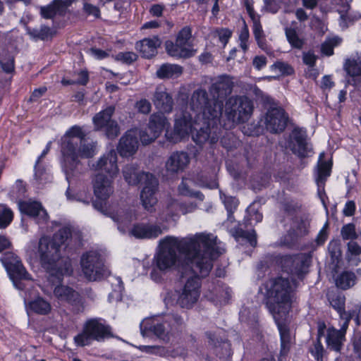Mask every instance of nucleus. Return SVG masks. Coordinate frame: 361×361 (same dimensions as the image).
Wrapping results in <instances>:
<instances>
[{"instance_id":"10","label":"nucleus","mask_w":361,"mask_h":361,"mask_svg":"<svg viewBox=\"0 0 361 361\" xmlns=\"http://www.w3.org/2000/svg\"><path fill=\"white\" fill-rule=\"evenodd\" d=\"M192 29L189 26L183 27L178 33L176 41L168 40L165 42L167 54L177 59H186L195 54L190 43Z\"/></svg>"},{"instance_id":"7","label":"nucleus","mask_w":361,"mask_h":361,"mask_svg":"<svg viewBox=\"0 0 361 361\" xmlns=\"http://www.w3.org/2000/svg\"><path fill=\"white\" fill-rule=\"evenodd\" d=\"M192 109L202 114L204 120L216 121L221 116V103L209 99L206 90L199 88L195 90L191 96L190 103Z\"/></svg>"},{"instance_id":"42","label":"nucleus","mask_w":361,"mask_h":361,"mask_svg":"<svg viewBox=\"0 0 361 361\" xmlns=\"http://www.w3.org/2000/svg\"><path fill=\"white\" fill-rule=\"evenodd\" d=\"M26 192V183L23 180L18 179L12 186L9 192V196L13 200L18 202V204H19V202L23 201L22 199L25 197Z\"/></svg>"},{"instance_id":"32","label":"nucleus","mask_w":361,"mask_h":361,"mask_svg":"<svg viewBox=\"0 0 361 361\" xmlns=\"http://www.w3.org/2000/svg\"><path fill=\"white\" fill-rule=\"evenodd\" d=\"M169 126V123L162 113H155L151 115L148 127L153 131L152 137H158L164 129Z\"/></svg>"},{"instance_id":"23","label":"nucleus","mask_w":361,"mask_h":361,"mask_svg":"<svg viewBox=\"0 0 361 361\" xmlns=\"http://www.w3.org/2000/svg\"><path fill=\"white\" fill-rule=\"evenodd\" d=\"M117 225L118 230L125 233L131 222L136 219L135 212L130 209L120 208L107 214Z\"/></svg>"},{"instance_id":"5","label":"nucleus","mask_w":361,"mask_h":361,"mask_svg":"<svg viewBox=\"0 0 361 361\" xmlns=\"http://www.w3.org/2000/svg\"><path fill=\"white\" fill-rule=\"evenodd\" d=\"M253 109V102L247 97H229L225 102L221 115L224 120V127L231 129L237 125L247 122L251 117Z\"/></svg>"},{"instance_id":"22","label":"nucleus","mask_w":361,"mask_h":361,"mask_svg":"<svg viewBox=\"0 0 361 361\" xmlns=\"http://www.w3.org/2000/svg\"><path fill=\"white\" fill-rule=\"evenodd\" d=\"M113 179L98 173L93 180L95 196L100 200H106L114 192Z\"/></svg>"},{"instance_id":"24","label":"nucleus","mask_w":361,"mask_h":361,"mask_svg":"<svg viewBox=\"0 0 361 361\" xmlns=\"http://www.w3.org/2000/svg\"><path fill=\"white\" fill-rule=\"evenodd\" d=\"M130 233L136 238L152 239L159 236L162 233V230L158 225L138 223L133 225Z\"/></svg>"},{"instance_id":"6","label":"nucleus","mask_w":361,"mask_h":361,"mask_svg":"<svg viewBox=\"0 0 361 361\" xmlns=\"http://www.w3.org/2000/svg\"><path fill=\"white\" fill-rule=\"evenodd\" d=\"M112 336L111 326L102 318L87 319L82 330L73 338L75 344L79 347L90 345L93 341L102 342Z\"/></svg>"},{"instance_id":"21","label":"nucleus","mask_w":361,"mask_h":361,"mask_svg":"<svg viewBox=\"0 0 361 361\" xmlns=\"http://www.w3.org/2000/svg\"><path fill=\"white\" fill-rule=\"evenodd\" d=\"M290 147L300 157H308L312 149L307 142L306 132L298 128H295L292 132Z\"/></svg>"},{"instance_id":"9","label":"nucleus","mask_w":361,"mask_h":361,"mask_svg":"<svg viewBox=\"0 0 361 361\" xmlns=\"http://www.w3.org/2000/svg\"><path fill=\"white\" fill-rule=\"evenodd\" d=\"M0 261L5 267L14 286L20 290L25 289L23 280L31 279L29 273L23 266L20 258L12 252H6L1 255Z\"/></svg>"},{"instance_id":"12","label":"nucleus","mask_w":361,"mask_h":361,"mask_svg":"<svg viewBox=\"0 0 361 361\" xmlns=\"http://www.w3.org/2000/svg\"><path fill=\"white\" fill-rule=\"evenodd\" d=\"M80 265L82 271L88 281L100 280L108 274L101 255L96 251L84 254L80 259Z\"/></svg>"},{"instance_id":"25","label":"nucleus","mask_w":361,"mask_h":361,"mask_svg":"<svg viewBox=\"0 0 361 361\" xmlns=\"http://www.w3.org/2000/svg\"><path fill=\"white\" fill-rule=\"evenodd\" d=\"M138 148L136 133L128 130L120 139L117 150L121 157H130L135 153Z\"/></svg>"},{"instance_id":"30","label":"nucleus","mask_w":361,"mask_h":361,"mask_svg":"<svg viewBox=\"0 0 361 361\" xmlns=\"http://www.w3.org/2000/svg\"><path fill=\"white\" fill-rule=\"evenodd\" d=\"M326 325L324 323L318 324L317 339L313 341L312 345L309 348V353L317 361H323L325 350L321 343V338L324 335Z\"/></svg>"},{"instance_id":"13","label":"nucleus","mask_w":361,"mask_h":361,"mask_svg":"<svg viewBox=\"0 0 361 361\" xmlns=\"http://www.w3.org/2000/svg\"><path fill=\"white\" fill-rule=\"evenodd\" d=\"M219 121L214 122L212 120H204V126L197 130L196 123H194L192 129V140L197 144L202 145L208 142L211 145L218 142L219 138V128L218 127Z\"/></svg>"},{"instance_id":"64","label":"nucleus","mask_w":361,"mask_h":361,"mask_svg":"<svg viewBox=\"0 0 361 361\" xmlns=\"http://www.w3.org/2000/svg\"><path fill=\"white\" fill-rule=\"evenodd\" d=\"M317 56L313 51H309L302 53V61L307 66L312 68L315 66Z\"/></svg>"},{"instance_id":"49","label":"nucleus","mask_w":361,"mask_h":361,"mask_svg":"<svg viewBox=\"0 0 361 361\" xmlns=\"http://www.w3.org/2000/svg\"><path fill=\"white\" fill-rule=\"evenodd\" d=\"M13 218L11 209L5 205H0V228H6L11 223Z\"/></svg>"},{"instance_id":"16","label":"nucleus","mask_w":361,"mask_h":361,"mask_svg":"<svg viewBox=\"0 0 361 361\" xmlns=\"http://www.w3.org/2000/svg\"><path fill=\"white\" fill-rule=\"evenodd\" d=\"M144 178H145V182L140 193V200L145 209L152 212L154 210V206L157 203V198L155 195L159 183L154 175H145Z\"/></svg>"},{"instance_id":"26","label":"nucleus","mask_w":361,"mask_h":361,"mask_svg":"<svg viewBox=\"0 0 361 361\" xmlns=\"http://www.w3.org/2000/svg\"><path fill=\"white\" fill-rule=\"evenodd\" d=\"M166 326V320L163 322L158 320L146 322L140 324L141 333L143 336H147L149 333H152L158 338L166 340L168 334L170 333V329Z\"/></svg>"},{"instance_id":"18","label":"nucleus","mask_w":361,"mask_h":361,"mask_svg":"<svg viewBox=\"0 0 361 361\" xmlns=\"http://www.w3.org/2000/svg\"><path fill=\"white\" fill-rule=\"evenodd\" d=\"M287 121L288 116L283 109L272 108L267 111L264 124L267 131L276 134L285 130Z\"/></svg>"},{"instance_id":"34","label":"nucleus","mask_w":361,"mask_h":361,"mask_svg":"<svg viewBox=\"0 0 361 361\" xmlns=\"http://www.w3.org/2000/svg\"><path fill=\"white\" fill-rule=\"evenodd\" d=\"M115 108L113 106H109L105 109L97 113L93 117V123L97 130H102L106 126L110 123L113 119L111 116L114 114Z\"/></svg>"},{"instance_id":"51","label":"nucleus","mask_w":361,"mask_h":361,"mask_svg":"<svg viewBox=\"0 0 361 361\" xmlns=\"http://www.w3.org/2000/svg\"><path fill=\"white\" fill-rule=\"evenodd\" d=\"M216 299L221 304H226L231 296V290L228 287L215 288Z\"/></svg>"},{"instance_id":"31","label":"nucleus","mask_w":361,"mask_h":361,"mask_svg":"<svg viewBox=\"0 0 361 361\" xmlns=\"http://www.w3.org/2000/svg\"><path fill=\"white\" fill-rule=\"evenodd\" d=\"M283 319H279L277 320H275L279 333H280V337H281V351L280 355L281 356H286L290 349L292 344V338L290 334L289 329L287 328V326L283 324Z\"/></svg>"},{"instance_id":"61","label":"nucleus","mask_w":361,"mask_h":361,"mask_svg":"<svg viewBox=\"0 0 361 361\" xmlns=\"http://www.w3.org/2000/svg\"><path fill=\"white\" fill-rule=\"evenodd\" d=\"M26 30L27 34L35 40H44L45 39V27L44 26H42L40 29L27 27Z\"/></svg>"},{"instance_id":"53","label":"nucleus","mask_w":361,"mask_h":361,"mask_svg":"<svg viewBox=\"0 0 361 361\" xmlns=\"http://www.w3.org/2000/svg\"><path fill=\"white\" fill-rule=\"evenodd\" d=\"M140 349L147 353L158 355L161 357H166L169 355L168 350L165 348L161 346L142 345L140 347Z\"/></svg>"},{"instance_id":"37","label":"nucleus","mask_w":361,"mask_h":361,"mask_svg":"<svg viewBox=\"0 0 361 361\" xmlns=\"http://www.w3.org/2000/svg\"><path fill=\"white\" fill-rule=\"evenodd\" d=\"M54 295L60 300L70 303L78 300L79 295L73 288L66 286H58L54 290Z\"/></svg>"},{"instance_id":"28","label":"nucleus","mask_w":361,"mask_h":361,"mask_svg":"<svg viewBox=\"0 0 361 361\" xmlns=\"http://www.w3.org/2000/svg\"><path fill=\"white\" fill-rule=\"evenodd\" d=\"M153 102L155 107L162 112L170 113L173 109V98L164 88L157 87L153 97Z\"/></svg>"},{"instance_id":"45","label":"nucleus","mask_w":361,"mask_h":361,"mask_svg":"<svg viewBox=\"0 0 361 361\" xmlns=\"http://www.w3.org/2000/svg\"><path fill=\"white\" fill-rule=\"evenodd\" d=\"M356 276L354 273L343 271L336 279L337 287L346 290L353 286L355 283Z\"/></svg>"},{"instance_id":"39","label":"nucleus","mask_w":361,"mask_h":361,"mask_svg":"<svg viewBox=\"0 0 361 361\" xmlns=\"http://www.w3.org/2000/svg\"><path fill=\"white\" fill-rule=\"evenodd\" d=\"M286 39L293 49L301 50L305 44V39L298 33L295 28L286 27L285 28Z\"/></svg>"},{"instance_id":"44","label":"nucleus","mask_w":361,"mask_h":361,"mask_svg":"<svg viewBox=\"0 0 361 361\" xmlns=\"http://www.w3.org/2000/svg\"><path fill=\"white\" fill-rule=\"evenodd\" d=\"M167 326L170 329L171 334H175L181 331L185 327L184 319L178 314L169 315L166 319Z\"/></svg>"},{"instance_id":"56","label":"nucleus","mask_w":361,"mask_h":361,"mask_svg":"<svg viewBox=\"0 0 361 361\" xmlns=\"http://www.w3.org/2000/svg\"><path fill=\"white\" fill-rule=\"evenodd\" d=\"M331 305L341 315L343 312H346L344 310L345 298L341 295L334 296L329 298Z\"/></svg>"},{"instance_id":"59","label":"nucleus","mask_w":361,"mask_h":361,"mask_svg":"<svg viewBox=\"0 0 361 361\" xmlns=\"http://www.w3.org/2000/svg\"><path fill=\"white\" fill-rule=\"evenodd\" d=\"M341 235L343 239H355L357 238L355 225L348 224L343 226L341 229Z\"/></svg>"},{"instance_id":"58","label":"nucleus","mask_w":361,"mask_h":361,"mask_svg":"<svg viewBox=\"0 0 361 361\" xmlns=\"http://www.w3.org/2000/svg\"><path fill=\"white\" fill-rule=\"evenodd\" d=\"M63 8V2L61 0H56L53 4L47 6V18H51L57 13L61 11Z\"/></svg>"},{"instance_id":"57","label":"nucleus","mask_w":361,"mask_h":361,"mask_svg":"<svg viewBox=\"0 0 361 361\" xmlns=\"http://www.w3.org/2000/svg\"><path fill=\"white\" fill-rule=\"evenodd\" d=\"M138 56L136 53L133 51L119 52L116 55V60L121 61L126 64H131L137 59Z\"/></svg>"},{"instance_id":"3","label":"nucleus","mask_w":361,"mask_h":361,"mask_svg":"<svg viewBox=\"0 0 361 361\" xmlns=\"http://www.w3.org/2000/svg\"><path fill=\"white\" fill-rule=\"evenodd\" d=\"M297 282L282 276L269 279L265 284V305L274 320L284 319L295 299Z\"/></svg>"},{"instance_id":"62","label":"nucleus","mask_w":361,"mask_h":361,"mask_svg":"<svg viewBox=\"0 0 361 361\" xmlns=\"http://www.w3.org/2000/svg\"><path fill=\"white\" fill-rule=\"evenodd\" d=\"M360 18V15H354L347 13L341 16L340 25L343 27H347L349 25L353 24L355 21Z\"/></svg>"},{"instance_id":"19","label":"nucleus","mask_w":361,"mask_h":361,"mask_svg":"<svg viewBox=\"0 0 361 361\" xmlns=\"http://www.w3.org/2000/svg\"><path fill=\"white\" fill-rule=\"evenodd\" d=\"M27 259L32 267H45V234L30 242L26 250Z\"/></svg>"},{"instance_id":"60","label":"nucleus","mask_w":361,"mask_h":361,"mask_svg":"<svg viewBox=\"0 0 361 361\" xmlns=\"http://www.w3.org/2000/svg\"><path fill=\"white\" fill-rule=\"evenodd\" d=\"M0 66L4 72L10 74L13 73L15 71L14 58L13 56L3 59L0 61Z\"/></svg>"},{"instance_id":"4","label":"nucleus","mask_w":361,"mask_h":361,"mask_svg":"<svg viewBox=\"0 0 361 361\" xmlns=\"http://www.w3.org/2000/svg\"><path fill=\"white\" fill-rule=\"evenodd\" d=\"M71 236V231L69 227L65 226L59 229L52 238L50 247L54 251L55 255L48 258L47 255V274H49V280L51 282L61 281L64 275H71L73 268L71 259L68 257H61L59 255V248L65 244Z\"/></svg>"},{"instance_id":"63","label":"nucleus","mask_w":361,"mask_h":361,"mask_svg":"<svg viewBox=\"0 0 361 361\" xmlns=\"http://www.w3.org/2000/svg\"><path fill=\"white\" fill-rule=\"evenodd\" d=\"M135 107L138 112L143 114H148L152 109L151 103L146 99H142L137 102L135 104Z\"/></svg>"},{"instance_id":"8","label":"nucleus","mask_w":361,"mask_h":361,"mask_svg":"<svg viewBox=\"0 0 361 361\" xmlns=\"http://www.w3.org/2000/svg\"><path fill=\"white\" fill-rule=\"evenodd\" d=\"M310 262L311 255L305 253L279 256L276 259L278 266L283 272L291 277L292 281L296 279L302 280L308 271Z\"/></svg>"},{"instance_id":"38","label":"nucleus","mask_w":361,"mask_h":361,"mask_svg":"<svg viewBox=\"0 0 361 361\" xmlns=\"http://www.w3.org/2000/svg\"><path fill=\"white\" fill-rule=\"evenodd\" d=\"M18 207L22 213L33 217L37 216L43 209L41 202L32 200L20 201Z\"/></svg>"},{"instance_id":"35","label":"nucleus","mask_w":361,"mask_h":361,"mask_svg":"<svg viewBox=\"0 0 361 361\" xmlns=\"http://www.w3.org/2000/svg\"><path fill=\"white\" fill-rule=\"evenodd\" d=\"M325 152H321L319 156L317 164V183H324L326 179L331 175L332 162L324 160Z\"/></svg>"},{"instance_id":"55","label":"nucleus","mask_w":361,"mask_h":361,"mask_svg":"<svg viewBox=\"0 0 361 361\" xmlns=\"http://www.w3.org/2000/svg\"><path fill=\"white\" fill-rule=\"evenodd\" d=\"M30 310L34 312L44 315L45 314V300L41 298L38 297L37 299L32 300L29 304Z\"/></svg>"},{"instance_id":"46","label":"nucleus","mask_w":361,"mask_h":361,"mask_svg":"<svg viewBox=\"0 0 361 361\" xmlns=\"http://www.w3.org/2000/svg\"><path fill=\"white\" fill-rule=\"evenodd\" d=\"M45 156V149H44L41 155L38 157L34 166V180L36 183L39 184L42 183L45 174V164L43 162V159Z\"/></svg>"},{"instance_id":"52","label":"nucleus","mask_w":361,"mask_h":361,"mask_svg":"<svg viewBox=\"0 0 361 361\" xmlns=\"http://www.w3.org/2000/svg\"><path fill=\"white\" fill-rule=\"evenodd\" d=\"M302 225L298 226L297 230L293 229V231H290L286 236H285L283 243L286 245H291L293 244L298 239L299 236H302L305 234V229L301 228Z\"/></svg>"},{"instance_id":"43","label":"nucleus","mask_w":361,"mask_h":361,"mask_svg":"<svg viewBox=\"0 0 361 361\" xmlns=\"http://www.w3.org/2000/svg\"><path fill=\"white\" fill-rule=\"evenodd\" d=\"M344 69L352 77L361 75V56H357L347 59L344 64Z\"/></svg>"},{"instance_id":"50","label":"nucleus","mask_w":361,"mask_h":361,"mask_svg":"<svg viewBox=\"0 0 361 361\" xmlns=\"http://www.w3.org/2000/svg\"><path fill=\"white\" fill-rule=\"evenodd\" d=\"M235 237L237 239L242 238L246 240L251 246L255 247L257 245V235L254 230L250 231H244L241 228L235 231Z\"/></svg>"},{"instance_id":"40","label":"nucleus","mask_w":361,"mask_h":361,"mask_svg":"<svg viewBox=\"0 0 361 361\" xmlns=\"http://www.w3.org/2000/svg\"><path fill=\"white\" fill-rule=\"evenodd\" d=\"M192 180L188 178H183L181 183L178 186V193L181 195L194 197L202 202L204 199V195L200 191H195L190 188Z\"/></svg>"},{"instance_id":"17","label":"nucleus","mask_w":361,"mask_h":361,"mask_svg":"<svg viewBox=\"0 0 361 361\" xmlns=\"http://www.w3.org/2000/svg\"><path fill=\"white\" fill-rule=\"evenodd\" d=\"M193 125L192 116L183 114L182 117L176 119L173 131L166 130V137L171 142L177 143L191 133Z\"/></svg>"},{"instance_id":"15","label":"nucleus","mask_w":361,"mask_h":361,"mask_svg":"<svg viewBox=\"0 0 361 361\" xmlns=\"http://www.w3.org/2000/svg\"><path fill=\"white\" fill-rule=\"evenodd\" d=\"M91 169L101 174H106L114 179L118 174V156L115 149H111L104 153L99 159L92 164Z\"/></svg>"},{"instance_id":"11","label":"nucleus","mask_w":361,"mask_h":361,"mask_svg":"<svg viewBox=\"0 0 361 361\" xmlns=\"http://www.w3.org/2000/svg\"><path fill=\"white\" fill-rule=\"evenodd\" d=\"M191 272L184 283L183 288L178 291L177 304L183 308L189 309L198 300L200 295L201 281L200 277H205L200 274H195L192 269H188Z\"/></svg>"},{"instance_id":"20","label":"nucleus","mask_w":361,"mask_h":361,"mask_svg":"<svg viewBox=\"0 0 361 361\" xmlns=\"http://www.w3.org/2000/svg\"><path fill=\"white\" fill-rule=\"evenodd\" d=\"M190 162L188 152L176 151L171 154L165 162V169L169 175L176 176L183 172Z\"/></svg>"},{"instance_id":"47","label":"nucleus","mask_w":361,"mask_h":361,"mask_svg":"<svg viewBox=\"0 0 361 361\" xmlns=\"http://www.w3.org/2000/svg\"><path fill=\"white\" fill-rule=\"evenodd\" d=\"M220 197L228 212V218L230 219L233 217V213L238 204V201L236 198L231 196H226L222 192H220Z\"/></svg>"},{"instance_id":"41","label":"nucleus","mask_w":361,"mask_h":361,"mask_svg":"<svg viewBox=\"0 0 361 361\" xmlns=\"http://www.w3.org/2000/svg\"><path fill=\"white\" fill-rule=\"evenodd\" d=\"M180 212L179 203L175 200H170L166 207L159 214V219L163 221H168L178 216Z\"/></svg>"},{"instance_id":"2","label":"nucleus","mask_w":361,"mask_h":361,"mask_svg":"<svg viewBox=\"0 0 361 361\" xmlns=\"http://www.w3.org/2000/svg\"><path fill=\"white\" fill-rule=\"evenodd\" d=\"M85 133L80 126L71 127L62 139L61 152L63 157V167L67 180L79 171L80 159H89L96 154V142H87Z\"/></svg>"},{"instance_id":"27","label":"nucleus","mask_w":361,"mask_h":361,"mask_svg":"<svg viewBox=\"0 0 361 361\" xmlns=\"http://www.w3.org/2000/svg\"><path fill=\"white\" fill-rule=\"evenodd\" d=\"M161 44L160 39L154 36L152 38H145L137 42L135 49L142 54V57L150 59L157 54V48L160 47Z\"/></svg>"},{"instance_id":"1","label":"nucleus","mask_w":361,"mask_h":361,"mask_svg":"<svg viewBox=\"0 0 361 361\" xmlns=\"http://www.w3.org/2000/svg\"><path fill=\"white\" fill-rule=\"evenodd\" d=\"M216 241V236L207 233L183 238L166 236L161 239L152 262V279L159 281L161 274L173 270L183 275L188 269H192L195 274L208 276L214 259L222 253Z\"/></svg>"},{"instance_id":"29","label":"nucleus","mask_w":361,"mask_h":361,"mask_svg":"<svg viewBox=\"0 0 361 361\" xmlns=\"http://www.w3.org/2000/svg\"><path fill=\"white\" fill-rule=\"evenodd\" d=\"M124 180L130 185H136L145 182V175H152L150 173L140 171L137 165L133 164H126L122 169Z\"/></svg>"},{"instance_id":"33","label":"nucleus","mask_w":361,"mask_h":361,"mask_svg":"<svg viewBox=\"0 0 361 361\" xmlns=\"http://www.w3.org/2000/svg\"><path fill=\"white\" fill-rule=\"evenodd\" d=\"M344 341L345 336L343 331H338L334 327L329 328L326 330V342L330 349L339 352Z\"/></svg>"},{"instance_id":"54","label":"nucleus","mask_w":361,"mask_h":361,"mask_svg":"<svg viewBox=\"0 0 361 361\" xmlns=\"http://www.w3.org/2000/svg\"><path fill=\"white\" fill-rule=\"evenodd\" d=\"M106 136L111 140L115 139L120 134V127L116 121H112L103 128Z\"/></svg>"},{"instance_id":"48","label":"nucleus","mask_w":361,"mask_h":361,"mask_svg":"<svg viewBox=\"0 0 361 361\" xmlns=\"http://www.w3.org/2000/svg\"><path fill=\"white\" fill-rule=\"evenodd\" d=\"M341 39L335 37L326 39L321 46V51L326 56H331L334 54V49L341 43Z\"/></svg>"},{"instance_id":"14","label":"nucleus","mask_w":361,"mask_h":361,"mask_svg":"<svg viewBox=\"0 0 361 361\" xmlns=\"http://www.w3.org/2000/svg\"><path fill=\"white\" fill-rule=\"evenodd\" d=\"M233 87V78L228 75H221L214 79L209 88V92L214 101L221 103V113L224 107L223 102L231 94Z\"/></svg>"},{"instance_id":"36","label":"nucleus","mask_w":361,"mask_h":361,"mask_svg":"<svg viewBox=\"0 0 361 361\" xmlns=\"http://www.w3.org/2000/svg\"><path fill=\"white\" fill-rule=\"evenodd\" d=\"M183 73V67L177 64L165 63L157 71L156 75L160 79L178 77Z\"/></svg>"}]
</instances>
